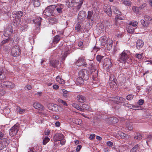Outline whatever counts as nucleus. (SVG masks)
Here are the masks:
<instances>
[{
    "mask_svg": "<svg viewBox=\"0 0 152 152\" xmlns=\"http://www.w3.org/2000/svg\"><path fill=\"white\" fill-rule=\"evenodd\" d=\"M56 5H50L46 7L43 11V14L46 16L50 17L54 15V11H55Z\"/></svg>",
    "mask_w": 152,
    "mask_h": 152,
    "instance_id": "nucleus-1",
    "label": "nucleus"
},
{
    "mask_svg": "<svg viewBox=\"0 0 152 152\" xmlns=\"http://www.w3.org/2000/svg\"><path fill=\"white\" fill-rule=\"evenodd\" d=\"M129 53L128 50H124L120 54L119 58L121 62L125 63L129 58V55L127 54Z\"/></svg>",
    "mask_w": 152,
    "mask_h": 152,
    "instance_id": "nucleus-2",
    "label": "nucleus"
},
{
    "mask_svg": "<svg viewBox=\"0 0 152 152\" xmlns=\"http://www.w3.org/2000/svg\"><path fill=\"white\" fill-rule=\"evenodd\" d=\"M0 86L3 88H12L15 86L14 84L7 81H1L0 82Z\"/></svg>",
    "mask_w": 152,
    "mask_h": 152,
    "instance_id": "nucleus-3",
    "label": "nucleus"
},
{
    "mask_svg": "<svg viewBox=\"0 0 152 152\" xmlns=\"http://www.w3.org/2000/svg\"><path fill=\"white\" fill-rule=\"evenodd\" d=\"M79 76L83 78L85 80H87L89 78V72L86 69L81 70L79 72Z\"/></svg>",
    "mask_w": 152,
    "mask_h": 152,
    "instance_id": "nucleus-4",
    "label": "nucleus"
},
{
    "mask_svg": "<svg viewBox=\"0 0 152 152\" xmlns=\"http://www.w3.org/2000/svg\"><path fill=\"white\" fill-rule=\"evenodd\" d=\"M19 125V124L17 123L11 128L9 131V133L11 136H14L17 133L18 131Z\"/></svg>",
    "mask_w": 152,
    "mask_h": 152,
    "instance_id": "nucleus-5",
    "label": "nucleus"
},
{
    "mask_svg": "<svg viewBox=\"0 0 152 152\" xmlns=\"http://www.w3.org/2000/svg\"><path fill=\"white\" fill-rule=\"evenodd\" d=\"M21 50L17 45H15L12 48L11 53L12 55L14 57L19 56L20 54Z\"/></svg>",
    "mask_w": 152,
    "mask_h": 152,
    "instance_id": "nucleus-6",
    "label": "nucleus"
},
{
    "mask_svg": "<svg viewBox=\"0 0 152 152\" xmlns=\"http://www.w3.org/2000/svg\"><path fill=\"white\" fill-rule=\"evenodd\" d=\"M116 80V79H115V77L114 75H111L110 76L109 82V84L111 88H114L115 89L117 87V84L115 82Z\"/></svg>",
    "mask_w": 152,
    "mask_h": 152,
    "instance_id": "nucleus-7",
    "label": "nucleus"
},
{
    "mask_svg": "<svg viewBox=\"0 0 152 152\" xmlns=\"http://www.w3.org/2000/svg\"><path fill=\"white\" fill-rule=\"evenodd\" d=\"M42 19L40 17H36L33 20V22L35 24V25L37 26V30L39 31L40 30V27L41 25V20Z\"/></svg>",
    "mask_w": 152,
    "mask_h": 152,
    "instance_id": "nucleus-8",
    "label": "nucleus"
},
{
    "mask_svg": "<svg viewBox=\"0 0 152 152\" xmlns=\"http://www.w3.org/2000/svg\"><path fill=\"white\" fill-rule=\"evenodd\" d=\"M76 64L78 66L83 65L86 67L88 66L87 64L86 63V60L82 58H80L78 59L76 63Z\"/></svg>",
    "mask_w": 152,
    "mask_h": 152,
    "instance_id": "nucleus-9",
    "label": "nucleus"
},
{
    "mask_svg": "<svg viewBox=\"0 0 152 152\" xmlns=\"http://www.w3.org/2000/svg\"><path fill=\"white\" fill-rule=\"evenodd\" d=\"M64 136L62 134L56 133L53 136V140L55 142L60 141L63 139Z\"/></svg>",
    "mask_w": 152,
    "mask_h": 152,
    "instance_id": "nucleus-10",
    "label": "nucleus"
},
{
    "mask_svg": "<svg viewBox=\"0 0 152 152\" xmlns=\"http://www.w3.org/2000/svg\"><path fill=\"white\" fill-rule=\"evenodd\" d=\"M104 12L109 17L112 15V11L111 7L109 5L105 6L104 8Z\"/></svg>",
    "mask_w": 152,
    "mask_h": 152,
    "instance_id": "nucleus-11",
    "label": "nucleus"
},
{
    "mask_svg": "<svg viewBox=\"0 0 152 152\" xmlns=\"http://www.w3.org/2000/svg\"><path fill=\"white\" fill-rule=\"evenodd\" d=\"M33 106L36 109L42 111L44 109L43 106L38 102H35L33 104Z\"/></svg>",
    "mask_w": 152,
    "mask_h": 152,
    "instance_id": "nucleus-12",
    "label": "nucleus"
},
{
    "mask_svg": "<svg viewBox=\"0 0 152 152\" xmlns=\"http://www.w3.org/2000/svg\"><path fill=\"white\" fill-rule=\"evenodd\" d=\"M13 13V18H20L23 15V12L21 11H16L14 12Z\"/></svg>",
    "mask_w": 152,
    "mask_h": 152,
    "instance_id": "nucleus-13",
    "label": "nucleus"
},
{
    "mask_svg": "<svg viewBox=\"0 0 152 152\" xmlns=\"http://www.w3.org/2000/svg\"><path fill=\"white\" fill-rule=\"evenodd\" d=\"M93 12L92 11H88L87 18L88 21L90 22L93 21L94 20V18L93 16Z\"/></svg>",
    "mask_w": 152,
    "mask_h": 152,
    "instance_id": "nucleus-14",
    "label": "nucleus"
},
{
    "mask_svg": "<svg viewBox=\"0 0 152 152\" xmlns=\"http://www.w3.org/2000/svg\"><path fill=\"white\" fill-rule=\"evenodd\" d=\"M14 18L15 19L13 20V24L15 26H18L20 23L21 19V18Z\"/></svg>",
    "mask_w": 152,
    "mask_h": 152,
    "instance_id": "nucleus-15",
    "label": "nucleus"
},
{
    "mask_svg": "<svg viewBox=\"0 0 152 152\" xmlns=\"http://www.w3.org/2000/svg\"><path fill=\"white\" fill-rule=\"evenodd\" d=\"M77 100L80 102H83L86 100V97L81 95H78L77 97Z\"/></svg>",
    "mask_w": 152,
    "mask_h": 152,
    "instance_id": "nucleus-16",
    "label": "nucleus"
},
{
    "mask_svg": "<svg viewBox=\"0 0 152 152\" xmlns=\"http://www.w3.org/2000/svg\"><path fill=\"white\" fill-rule=\"evenodd\" d=\"M144 44V42L141 39L138 40L136 43V47L139 49L142 48Z\"/></svg>",
    "mask_w": 152,
    "mask_h": 152,
    "instance_id": "nucleus-17",
    "label": "nucleus"
},
{
    "mask_svg": "<svg viewBox=\"0 0 152 152\" xmlns=\"http://www.w3.org/2000/svg\"><path fill=\"white\" fill-rule=\"evenodd\" d=\"M13 29H12V26H9L5 30L4 33L5 34V36H6V34L8 35L11 34L12 33Z\"/></svg>",
    "mask_w": 152,
    "mask_h": 152,
    "instance_id": "nucleus-18",
    "label": "nucleus"
},
{
    "mask_svg": "<svg viewBox=\"0 0 152 152\" xmlns=\"http://www.w3.org/2000/svg\"><path fill=\"white\" fill-rule=\"evenodd\" d=\"M56 10L58 13H62L63 12L62 10L64 7V6L62 4H58L56 6Z\"/></svg>",
    "mask_w": 152,
    "mask_h": 152,
    "instance_id": "nucleus-19",
    "label": "nucleus"
},
{
    "mask_svg": "<svg viewBox=\"0 0 152 152\" xmlns=\"http://www.w3.org/2000/svg\"><path fill=\"white\" fill-rule=\"evenodd\" d=\"M91 70V72L93 74V76L94 75L95 76L97 75L98 73V71L96 69L95 67L94 66L89 69Z\"/></svg>",
    "mask_w": 152,
    "mask_h": 152,
    "instance_id": "nucleus-20",
    "label": "nucleus"
},
{
    "mask_svg": "<svg viewBox=\"0 0 152 152\" xmlns=\"http://www.w3.org/2000/svg\"><path fill=\"white\" fill-rule=\"evenodd\" d=\"M59 61L56 60H53L50 61V65L54 67H57Z\"/></svg>",
    "mask_w": 152,
    "mask_h": 152,
    "instance_id": "nucleus-21",
    "label": "nucleus"
},
{
    "mask_svg": "<svg viewBox=\"0 0 152 152\" xmlns=\"http://www.w3.org/2000/svg\"><path fill=\"white\" fill-rule=\"evenodd\" d=\"M85 80L83 78L79 77L77 79L76 83L78 85H81L83 84L84 81Z\"/></svg>",
    "mask_w": 152,
    "mask_h": 152,
    "instance_id": "nucleus-22",
    "label": "nucleus"
},
{
    "mask_svg": "<svg viewBox=\"0 0 152 152\" xmlns=\"http://www.w3.org/2000/svg\"><path fill=\"white\" fill-rule=\"evenodd\" d=\"M57 105L52 103H50L48 104L47 107L50 110H55V107H56Z\"/></svg>",
    "mask_w": 152,
    "mask_h": 152,
    "instance_id": "nucleus-23",
    "label": "nucleus"
},
{
    "mask_svg": "<svg viewBox=\"0 0 152 152\" xmlns=\"http://www.w3.org/2000/svg\"><path fill=\"white\" fill-rule=\"evenodd\" d=\"M86 12L84 11H80L79 13L78 16L79 17V18L82 19L86 17Z\"/></svg>",
    "mask_w": 152,
    "mask_h": 152,
    "instance_id": "nucleus-24",
    "label": "nucleus"
},
{
    "mask_svg": "<svg viewBox=\"0 0 152 152\" xmlns=\"http://www.w3.org/2000/svg\"><path fill=\"white\" fill-rule=\"evenodd\" d=\"M107 43V50H110L112 48L113 41L112 40H110L109 42L108 43Z\"/></svg>",
    "mask_w": 152,
    "mask_h": 152,
    "instance_id": "nucleus-25",
    "label": "nucleus"
},
{
    "mask_svg": "<svg viewBox=\"0 0 152 152\" xmlns=\"http://www.w3.org/2000/svg\"><path fill=\"white\" fill-rule=\"evenodd\" d=\"M108 119L109 121H110L111 123L112 124L117 123L118 122V120L116 118L110 117Z\"/></svg>",
    "mask_w": 152,
    "mask_h": 152,
    "instance_id": "nucleus-26",
    "label": "nucleus"
},
{
    "mask_svg": "<svg viewBox=\"0 0 152 152\" xmlns=\"http://www.w3.org/2000/svg\"><path fill=\"white\" fill-rule=\"evenodd\" d=\"M144 18L146 21H148L149 23H152V19L150 16L148 15H145Z\"/></svg>",
    "mask_w": 152,
    "mask_h": 152,
    "instance_id": "nucleus-27",
    "label": "nucleus"
},
{
    "mask_svg": "<svg viewBox=\"0 0 152 152\" xmlns=\"http://www.w3.org/2000/svg\"><path fill=\"white\" fill-rule=\"evenodd\" d=\"M60 39V37L58 35H57L54 37L53 42L55 43H57L59 41Z\"/></svg>",
    "mask_w": 152,
    "mask_h": 152,
    "instance_id": "nucleus-28",
    "label": "nucleus"
},
{
    "mask_svg": "<svg viewBox=\"0 0 152 152\" xmlns=\"http://www.w3.org/2000/svg\"><path fill=\"white\" fill-rule=\"evenodd\" d=\"M66 4L68 7L71 8L73 7L74 4L71 0H69L66 2Z\"/></svg>",
    "mask_w": 152,
    "mask_h": 152,
    "instance_id": "nucleus-29",
    "label": "nucleus"
},
{
    "mask_svg": "<svg viewBox=\"0 0 152 152\" xmlns=\"http://www.w3.org/2000/svg\"><path fill=\"white\" fill-rule=\"evenodd\" d=\"M33 4L34 7H39L40 5V3L39 0H33Z\"/></svg>",
    "mask_w": 152,
    "mask_h": 152,
    "instance_id": "nucleus-30",
    "label": "nucleus"
},
{
    "mask_svg": "<svg viewBox=\"0 0 152 152\" xmlns=\"http://www.w3.org/2000/svg\"><path fill=\"white\" fill-rule=\"evenodd\" d=\"M126 127L129 130H131L133 128V124L132 123L130 122L126 124Z\"/></svg>",
    "mask_w": 152,
    "mask_h": 152,
    "instance_id": "nucleus-31",
    "label": "nucleus"
},
{
    "mask_svg": "<svg viewBox=\"0 0 152 152\" xmlns=\"http://www.w3.org/2000/svg\"><path fill=\"white\" fill-rule=\"evenodd\" d=\"M139 148V146L137 144L135 145L131 150V152H135Z\"/></svg>",
    "mask_w": 152,
    "mask_h": 152,
    "instance_id": "nucleus-32",
    "label": "nucleus"
},
{
    "mask_svg": "<svg viewBox=\"0 0 152 152\" xmlns=\"http://www.w3.org/2000/svg\"><path fill=\"white\" fill-rule=\"evenodd\" d=\"M4 71H0V80L4 79L6 77Z\"/></svg>",
    "mask_w": 152,
    "mask_h": 152,
    "instance_id": "nucleus-33",
    "label": "nucleus"
},
{
    "mask_svg": "<svg viewBox=\"0 0 152 152\" xmlns=\"http://www.w3.org/2000/svg\"><path fill=\"white\" fill-rule=\"evenodd\" d=\"M8 43V38H4V39L1 42L0 45L1 46H3L5 44Z\"/></svg>",
    "mask_w": 152,
    "mask_h": 152,
    "instance_id": "nucleus-34",
    "label": "nucleus"
},
{
    "mask_svg": "<svg viewBox=\"0 0 152 152\" xmlns=\"http://www.w3.org/2000/svg\"><path fill=\"white\" fill-rule=\"evenodd\" d=\"M16 110L20 114H22L25 111V110L21 109L20 107H18L17 108Z\"/></svg>",
    "mask_w": 152,
    "mask_h": 152,
    "instance_id": "nucleus-35",
    "label": "nucleus"
},
{
    "mask_svg": "<svg viewBox=\"0 0 152 152\" xmlns=\"http://www.w3.org/2000/svg\"><path fill=\"white\" fill-rule=\"evenodd\" d=\"M126 146H121L119 147L118 150L119 152H124L126 150Z\"/></svg>",
    "mask_w": 152,
    "mask_h": 152,
    "instance_id": "nucleus-36",
    "label": "nucleus"
},
{
    "mask_svg": "<svg viewBox=\"0 0 152 152\" xmlns=\"http://www.w3.org/2000/svg\"><path fill=\"white\" fill-rule=\"evenodd\" d=\"M8 15L7 13L2 8L0 10V16Z\"/></svg>",
    "mask_w": 152,
    "mask_h": 152,
    "instance_id": "nucleus-37",
    "label": "nucleus"
},
{
    "mask_svg": "<svg viewBox=\"0 0 152 152\" xmlns=\"http://www.w3.org/2000/svg\"><path fill=\"white\" fill-rule=\"evenodd\" d=\"M63 96L65 97L66 98L69 96V92L66 90L63 89Z\"/></svg>",
    "mask_w": 152,
    "mask_h": 152,
    "instance_id": "nucleus-38",
    "label": "nucleus"
},
{
    "mask_svg": "<svg viewBox=\"0 0 152 152\" xmlns=\"http://www.w3.org/2000/svg\"><path fill=\"white\" fill-rule=\"evenodd\" d=\"M50 139L47 136H45L43 140V145H45L48 142Z\"/></svg>",
    "mask_w": 152,
    "mask_h": 152,
    "instance_id": "nucleus-39",
    "label": "nucleus"
},
{
    "mask_svg": "<svg viewBox=\"0 0 152 152\" xmlns=\"http://www.w3.org/2000/svg\"><path fill=\"white\" fill-rule=\"evenodd\" d=\"M123 3L127 6H130L131 5V2L129 0H123Z\"/></svg>",
    "mask_w": 152,
    "mask_h": 152,
    "instance_id": "nucleus-40",
    "label": "nucleus"
},
{
    "mask_svg": "<svg viewBox=\"0 0 152 152\" xmlns=\"http://www.w3.org/2000/svg\"><path fill=\"white\" fill-rule=\"evenodd\" d=\"M118 134L119 136H120L123 139L125 138L126 135V134L121 132H118Z\"/></svg>",
    "mask_w": 152,
    "mask_h": 152,
    "instance_id": "nucleus-41",
    "label": "nucleus"
},
{
    "mask_svg": "<svg viewBox=\"0 0 152 152\" xmlns=\"http://www.w3.org/2000/svg\"><path fill=\"white\" fill-rule=\"evenodd\" d=\"M132 10L134 12L136 13H138L140 10L139 7L135 6L133 7Z\"/></svg>",
    "mask_w": 152,
    "mask_h": 152,
    "instance_id": "nucleus-42",
    "label": "nucleus"
},
{
    "mask_svg": "<svg viewBox=\"0 0 152 152\" xmlns=\"http://www.w3.org/2000/svg\"><path fill=\"white\" fill-rule=\"evenodd\" d=\"M134 139L135 140H140L142 139V136L139 133H137V135L134 137Z\"/></svg>",
    "mask_w": 152,
    "mask_h": 152,
    "instance_id": "nucleus-43",
    "label": "nucleus"
},
{
    "mask_svg": "<svg viewBox=\"0 0 152 152\" xmlns=\"http://www.w3.org/2000/svg\"><path fill=\"white\" fill-rule=\"evenodd\" d=\"M72 106L73 107L78 110H79V109H80V107L78 104L76 103H73L72 104Z\"/></svg>",
    "mask_w": 152,
    "mask_h": 152,
    "instance_id": "nucleus-44",
    "label": "nucleus"
},
{
    "mask_svg": "<svg viewBox=\"0 0 152 152\" xmlns=\"http://www.w3.org/2000/svg\"><path fill=\"white\" fill-rule=\"evenodd\" d=\"M134 97V95L132 94H129L126 97V99L128 100H132Z\"/></svg>",
    "mask_w": 152,
    "mask_h": 152,
    "instance_id": "nucleus-45",
    "label": "nucleus"
},
{
    "mask_svg": "<svg viewBox=\"0 0 152 152\" xmlns=\"http://www.w3.org/2000/svg\"><path fill=\"white\" fill-rule=\"evenodd\" d=\"M82 121L80 119H76L74 121V123L76 124L80 125L82 123Z\"/></svg>",
    "mask_w": 152,
    "mask_h": 152,
    "instance_id": "nucleus-46",
    "label": "nucleus"
},
{
    "mask_svg": "<svg viewBox=\"0 0 152 152\" xmlns=\"http://www.w3.org/2000/svg\"><path fill=\"white\" fill-rule=\"evenodd\" d=\"M81 25L80 24H79L76 25L75 26V30L77 31V32H79L81 29Z\"/></svg>",
    "mask_w": 152,
    "mask_h": 152,
    "instance_id": "nucleus-47",
    "label": "nucleus"
},
{
    "mask_svg": "<svg viewBox=\"0 0 152 152\" xmlns=\"http://www.w3.org/2000/svg\"><path fill=\"white\" fill-rule=\"evenodd\" d=\"M5 132L4 131H0V140H2L4 137Z\"/></svg>",
    "mask_w": 152,
    "mask_h": 152,
    "instance_id": "nucleus-48",
    "label": "nucleus"
},
{
    "mask_svg": "<svg viewBox=\"0 0 152 152\" xmlns=\"http://www.w3.org/2000/svg\"><path fill=\"white\" fill-rule=\"evenodd\" d=\"M103 58V56L97 55L96 56V59L97 61H98L99 63H100Z\"/></svg>",
    "mask_w": 152,
    "mask_h": 152,
    "instance_id": "nucleus-49",
    "label": "nucleus"
},
{
    "mask_svg": "<svg viewBox=\"0 0 152 152\" xmlns=\"http://www.w3.org/2000/svg\"><path fill=\"white\" fill-rule=\"evenodd\" d=\"M28 27V25L27 24L24 25L23 26L21 27V30L23 31H26L27 28Z\"/></svg>",
    "mask_w": 152,
    "mask_h": 152,
    "instance_id": "nucleus-50",
    "label": "nucleus"
},
{
    "mask_svg": "<svg viewBox=\"0 0 152 152\" xmlns=\"http://www.w3.org/2000/svg\"><path fill=\"white\" fill-rule=\"evenodd\" d=\"M8 43L10 44L13 45L14 44V41L13 39L11 37L8 38Z\"/></svg>",
    "mask_w": 152,
    "mask_h": 152,
    "instance_id": "nucleus-51",
    "label": "nucleus"
},
{
    "mask_svg": "<svg viewBox=\"0 0 152 152\" xmlns=\"http://www.w3.org/2000/svg\"><path fill=\"white\" fill-rule=\"evenodd\" d=\"M57 21V20L56 19L53 18H51L49 20V22L52 23H54Z\"/></svg>",
    "mask_w": 152,
    "mask_h": 152,
    "instance_id": "nucleus-52",
    "label": "nucleus"
},
{
    "mask_svg": "<svg viewBox=\"0 0 152 152\" xmlns=\"http://www.w3.org/2000/svg\"><path fill=\"white\" fill-rule=\"evenodd\" d=\"M58 102L61 103H62L64 106H67V104L66 102L61 99H58Z\"/></svg>",
    "mask_w": 152,
    "mask_h": 152,
    "instance_id": "nucleus-53",
    "label": "nucleus"
},
{
    "mask_svg": "<svg viewBox=\"0 0 152 152\" xmlns=\"http://www.w3.org/2000/svg\"><path fill=\"white\" fill-rule=\"evenodd\" d=\"M6 147V145H4L2 142L0 141V150H2L3 148H5Z\"/></svg>",
    "mask_w": 152,
    "mask_h": 152,
    "instance_id": "nucleus-54",
    "label": "nucleus"
},
{
    "mask_svg": "<svg viewBox=\"0 0 152 152\" xmlns=\"http://www.w3.org/2000/svg\"><path fill=\"white\" fill-rule=\"evenodd\" d=\"M85 110H87L89 108V106L88 104H83L81 106Z\"/></svg>",
    "mask_w": 152,
    "mask_h": 152,
    "instance_id": "nucleus-55",
    "label": "nucleus"
},
{
    "mask_svg": "<svg viewBox=\"0 0 152 152\" xmlns=\"http://www.w3.org/2000/svg\"><path fill=\"white\" fill-rule=\"evenodd\" d=\"M93 62L92 61H89V66H88L89 69L94 66V65L93 64Z\"/></svg>",
    "mask_w": 152,
    "mask_h": 152,
    "instance_id": "nucleus-56",
    "label": "nucleus"
},
{
    "mask_svg": "<svg viewBox=\"0 0 152 152\" xmlns=\"http://www.w3.org/2000/svg\"><path fill=\"white\" fill-rule=\"evenodd\" d=\"M140 22L143 25V26L144 27L147 26V23L146 21V22H145L144 20H141Z\"/></svg>",
    "mask_w": 152,
    "mask_h": 152,
    "instance_id": "nucleus-57",
    "label": "nucleus"
},
{
    "mask_svg": "<svg viewBox=\"0 0 152 152\" xmlns=\"http://www.w3.org/2000/svg\"><path fill=\"white\" fill-rule=\"evenodd\" d=\"M101 40L102 42H104L106 43H107V39L106 37H102L101 38Z\"/></svg>",
    "mask_w": 152,
    "mask_h": 152,
    "instance_id": "nucleus-58",
    "label": "nucleus"
},
{
    "mask_svg": "<svg viewBox=\"0 0 152 152\" xmlns=\"http://www.w3.org/2000/svg\"><path fill=\"white\" fill-rule=\"evenodd\" d=\"M138 23L137 22H130L129 23V25H132L133 26H136L137 25Z\"/></svg>",
    "mask_w": 152,
    "mask_h": 152,
    "instance_id": "nucleus-59",
    "label": "nucleus"
},
{
    "mask_svg": "<svg viewBox=\"0 0 152 152\" xmlns=\"http://www.w3.org/2000/svg\"><path fill=\"white\" fill-rule=\"evenodd\" d=\"M146 6V4L145 3H144L140 6L139 8L140 10L143 9Z\"/></svg>",
    "mask_w": 152,
    "mask_h": 152,
    "instance_id": "nucleus-60",
    "label": "nucleus"
},
{
    "mask_svg": "<svg viewBox=\"0 0 152 152\" xmlns=\"http://www.w3.org/2000/svg\"><path fill=\"white\" fill-rule=\"evenodd\" d=\"M119 100V102H121V103L124 102L125 101H126L125 99L124 98L122 97H120Z\"/></svg>",
    "mask_w": 152,
    "mask_h": 152,
    "instance_id": "nucleus-61",
    "label": "nucleus"
},
{
    "mask_svg": "<svg viewBox=\"0 0 152 152\" xmlns=\"http://www.w3.org/2000/svg\"><path fill=\"white\" fill-rule=\"evenodd\" d=\"M5 93V91L4 89H0V96L3 95Z\"/></svg>",
    "mask_w": 152,
    "mask_h": 152,
    "instance_id": "nucleus-62",
    "label": "nucleus"
},
{
    "mask_svg": "<svg viewBox=\"0 0 152 152\" xmlns=\"http://www.w3.org/2000/svg\"><path fill=\"white\" fill-rule=\"evenodd\" d=\"M135 56L138 59H141L142 57V54H136L135 55Z\"/></svg>",
    "mask_w": 152,
    "mask_h": 152,
    "instance_id": "nucleus-63",
    "label": "nucleus"
},
{
    "mask_svg": "<svg viewBox=\"0 0 152 152\" xmlns=\"http://www.w3.org/2000/svg\"><path fill=\"white\" fill-rule=\"evenodd\" d=\"M144 102V100L142 99H140L139 100L138 102V104L140 105H142V104Z\"/></svg>",
    "mask_w": 152,
    "mask_h": 152,
    "instance_id": "nucleus-64",
    "label": "nucleus"
}]
</instances>
